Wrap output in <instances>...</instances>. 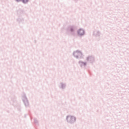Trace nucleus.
Returning a JSON list of instances; mask_svg holds the SVG:
<instances>
[{
	"label": "nucleus",
	"instance_id": "nucleus-1",
	"mask_svg": "<svg viewBox=\"0 0 129 129\" xmlns=\"http://www.w3.org/2000/svg\"><path fill=\"white\" fill-rule=\"evenodd\" d=\"M74 55L76 58H81V57H82V52L79 51H77L74 52Z\"/></svg>",
	"mask_w": 129,
	"mask_h": 129
},
{
	"label": "nucleus",
	"instance_id": "nucleus-2",
	"mask_svg": "<svg viewBox=\"0 0 129 129\" xmlns=\"http://www.w3.org/2000/svg\"><path fill=\"white\" fill-rule=\"evenodd\" d=\"M67 120L68 122H74V121L75 120V117L72 116H68L67 117Z\"/></svg>",
	"mask_w": 129,
	"mask_h": 129
},
{
	"label": "nucleus",
	"instance_id": "nucleus-3",
	"mask_svg": "<svg viewBox=\"0 0 129 129\" xmlns=\"http://www.w3.org/2000/svg\"><path fill=\"white\" fill-rule=\"evenodd\" d=\"M78 34L79 35H80V36L84 35V30H83V29L79 30L78 31Z\"/></svg>",
	"mask_w": 129,
	"mask_h": 129
},
{
	"label": "nucleus",
	"instance_id": "nucleus-4",
	"mask_svg": "<svg viewBox=\"0 0 129 129\" xmlns=\"http://www.w3.org/2000/svg\"><path fill=\"white\" fill-rule=\"evenodd\" d=\"M87 60L88 61H91V60H93V57L91 56H89L88 57H87Z\"/></svg>",
	"mask_w": 129,
	"mask_h": 129
},
{
	"label": "nucleus",
	"instance_id": "nucleus-5",
	"mask_svg": "<svg viewBox=\"0 0 129 129\" xmlns=\"http://www.w3.org/2000/svg\"><path fill=\"white\" fill-rule=\"evenodd\" d=\"M23 3H24V4H26V3H28V0H22Z\"/></svg>",
	"mask_w": 129,
	"mask_h": 129
},
{
	"label": "nucleus",
	"instance_id": "nucleus-6",
	"mask_svg": "<svg viewBox=\"0 0 129 129\" xmlns=\"http://www.w3.org/2000/svg\"><path fill=\"white\" fill-rule=\"evenodd\" d=\"M71 32H72L73 31V29H71Z\"/></svg>",
	"mask_w": 129,
	"mask_h": 129
},
{
	"label": "nucleus",
	"instance_id": "nucleus-7",
	"mask_svg": "<svg viewBox=\"0 0 129 129\" xmlns=\"http://www.w3.org/2000/svg\"><path fill=\"white\" fill-rule=\"evenodd\" d=\"M17 2H19V1H21V0H16Z\"/></svg>",
	"mask_w": 129,
	"mask_h": 129
}]
</instances>
